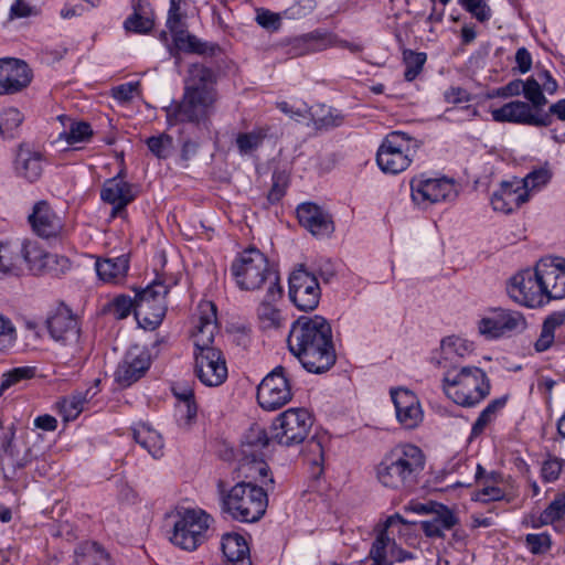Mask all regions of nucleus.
<instances>
[{
    "label": "nucleus",
    "instance_id": "1",
    "mask_svg": "<svg viewBox=\"0 0 565 565\" xmlns=\"http://www.w3.org/2000/svg\"><path fill=\"white\" fill-rule=\"evenodd\" d=\"M287 343L289 351L310 373L322 374L337 361L332 329L322 316H302L294 321Z\"/></svg>",
    "mask_w": 565,
    "mask_h": 565
},
{
    "label": "nucleus",
    "instance_id": "2",
    "mask_svg": "<svg viewBox=\"0 0 565 565\" xmlns=\"http://www.w3.org/2000/svg\"><path fill=\"white\" fill-rule=\"evenodd\" d=\"M162 109L169 128L185 122L206 126L212 111V68L204 64H192L182 99L172 100Z\"/></svg>",
    "mask_w": 565,
    "mask_h": 565
},
{
    "label": "nucleus",
    "instance_id": "3",
    "mask_svg": "<svg viewBox=\"0 0 565 565\" xmlns=\"http://www.w3.org/2000/svg\"><path fill=\"white\" fill-rule=\"evenodd\" d=\"M231 275L242 291H257L268 285V298L280 299L282 287L278 270L270 265L268 257L255 246L237 254L231 264Z\"/></svg>",
    "mask_w": 565,
    "mask_h": 565
},
{
    "label": "nucleus",
    "instance_id": "4",
    "mask_svg": "<svg viewBox=\"0 0 565 565\" xmlns=\"http://www.w3.org/2000/svg\"><path fill=\"white\" fill-rule=\"evenodd\" d=\"M425 467L423 450L412 444L395 447L376 466L377 480L386 488L412 491Z\"/></svg>",
    "mask_w": 565,
    "mask_h": 565
},
{
    "label": "nucleus",
    "instance_id": "5",
    "mask_svg": "<svg viewBox=\"0 0 565 565\" xmlns=\"http://www.w3.org/2000/svg\"><path fill=\"white\" fill-rule=\"evenodd\" d=\"M221 511L227 518L241 523L258 522L268 507L267 492L256 483L239 481L228 490L218 481Z\"/></svg>",
    "mask_w": 565,
    "mask_h": 565
},
{
    "label": "nucleus",
    "instance_id": "6",
    "mask_svg": "<svg viewBox=\"0 0 565 565\" xmlns=\"http://www.w3.org/2000/svg\"><path fill=\"white\" fill-rule=\"evenodd\" d=\"M490 381L478 366H463L458 373H447L443 379V388L447 396L463 407H473L490 393Z\"/></svg>",
    "mask_w": 565,
    "mask_h": 565
},
{
    "label": "nucleus",
    "instance_id": "7",
    "mask_svg": "<svg viewBox=\"0 0 565 565\" xmlns=\"http://www.w3.org/2000/svg\"><path fill=\"white\" fill-rule=\"evenodd\" d=\"M212 300L203 299L193 317L190 339L193 343L194 374L206 386H212Z\"/></svg>",
    "mask_w": 565,
    "mask_h": 565
},
{
    "label": "nucleus",
    "instance_id": "8",
    "mask_svg": "<svg viewBox=\"0 0 565 565\" xmlns=\"http://www.w3.org/2000/svg\"><path fill=\"white\" fill-rule=\"evenodd\" d=\"M420 146L422 141L406 132L391 131L377 149L376 163L384 173L398 174L411 166Z\"/></svg>",
    "mask_w": 565,
    "mask_h": 565
},
{
    "label": "nucleus",
    "instance_id": "9",
    "mask_svg": "<svg viewBox=\"0 0 565 565\" xmlns=\"http://www.w3.org/2000/svg\"><path fill=\"white\" fill-rule=\"evenodd\" d=\"M171 518H173V525L169 540L173 545L191 552L205 541L210 518L205 511L182 508L178 509Z\"/></svg>",
    "mask_w": 565,
    "mask_h": 565
},
{
    "label": "nucleus",
    "instance_id": "10",
    "mask_svg": "<svg viewBox=\"0 0 565 565\" xmlns=\"http://www.w3.org/2000/svg\"><path fill=\"white\" fill-rule=\"evenodd\" d=\"M313 426V417L306 408H289L271 423V439L282 447L303 444Z\"/></svg>",
    "mask_w": 565,
    "mask_h": 565
},
{
    "label": "nucleus",
    "instance_id": "11",
    "mask_svg": "<svg viewBox=\"0 0 565 565\" xmlns=\"http://www.w3.org/2000/svg\"><path fill=\"white\" fill-rule=\"evenodd\" d=\"M168 292L169 287L157 279L147 287L136 290L135 317L140 327L154 330L161 324L167 312Z\"/></svg>",
    "mask_w": 565,
    "mask_h": 565
},
{
    "label": "nucleus",
    "instance_id": "12",
    "mask_svg": "<svg viewBox=\"0 0 565 565\" xmlns=\"http://www.w3.org/2000/svg\"><path fill=\"white\" fill-rule=\"evenodd\" d=\"M256 398L258 405L269 412L277 411L291 401V381L284 366H276L262 380L257 386Z\"/></svg>",
    "mask_w": 565,
    "mask_h": 565
},
{
    "label": "nucleus",
    "instance_id": "13",
    "mask_svg": "<svg viewBox=\"0 0 565 565\" xmlns=\"http://www.w3.org/2000/svg\"><path fill=\"white\" fill-rule=\"evenodd\" d=\"M507 290L515 302L529 308H540L547 303L537 263L533 269L516 273L510 279Z\"/></svg>",
    "mask_w": 565,
    "mask_h": 565
},
{
    "label": "nucleus",
    "instance_id": "14",
    "mask_svg": "<svg viewBox=\"0 0 565 565\" xmlns=\"http://www.w3.org/2000/svg\"><path fill=\"white\" fill-rule=\"evenodd\" d=\"M489 312L478 323L479 332L489 340L521 333L527 327L525 317L519 311L492 308Z\"/></svg>",
    "mask_w": 565,
    "mask_h": 565
},
{
    "label": "nucleus",
    "instance_id": "15",
    "mask_svg": "<svg viewBox=\"0 0 565 565\" xmlns=\"http://www.w3.org/2000/svg\"><path fill=\"white\" fill-rule=\"evenodd\" d=\"M290 301L301 311L315 310L320 301L321 289L317 276L303 265L295 269L288 279Z\"/></svg>",
    "mask_w": 565,
    "mask_h": 565
},
{
    "label": "nucleus",
    "instance_id": "16",
    "mask_svg": "<svg viewBox=\"0 0 565 565\" xmlns=\"http://www.w3.org/2000/svg\"><path fill=\"white\" fill-rule=\"evenodd\" d=\"M457 194L455 181L446 177L430 179L420 174L411 180V195L415 203L452 201Z\"/></svg>",
    "mask_w": 565,
    "mask_h": 565
},
{
    "label": "nucleus",
    "instance_id": "17",
    "mask_svg": "<svg viewBox=\"0 0 565 565\" xmlns=\"http://www.w3.org/2000/svg\"><path fill=\"white\" fill-rule=\"evenodd\" d=\"M50 337L64 347H72L74 351L79 350L81 327L77 317L72 310L62 305L51 313L46 321Z\"/></svg>",
    "mask_w": 565,
    "mask_h": 565
},
{
    "label": "nucleus",
    "instance_id": "18",
    "mask_svg": "<svg viewBox=\"0 0 565 565\" xmlns=\"http://www.w3.org/2000/svg\"><path fill=\"white\" fill-rule=\"evenodd\" d=\"M138 185L120 177L107 179L100 189V199L111 205L110 217H126V207L138 196Z\"/></svg>",
    "mask_w": 565,
    "mask_h": 565
},
{
    "label": "nucleus",
    "instance_id": "19",
    "mask_svg": "<svg viewBox=\"0 0 565 565\" xmlns=\"http://www.w3.org/2000/svg\"><path fill=\"white\" fill-rule=\"evenodd\" d=\"M29 223L33 232L45 241L60 242L64 237L62 217L45 201L35 203Z\"/></svg>",
    "mask_w": 565,
    "mask_h": 565
},
{
    "label": "nucleus",
    "instance_id": "20",
    "mask_svg": "<svg viewBox=\"0 0 565 565\" xmlns=\"http://www.w3.org/2000/svg\"><path fill=\"white\" fill-rule=\"evenodd\" d=\"M29 65L19 58H0V95H13L26 88L32 81Z\"/></svg>",
    "mask_w": 565,
    "mask_h": 565
},
{
    "label": "nucleus",
    "instance_id": "21",
    "mask_svg": "<svg viewBox=\"0 0 565 565\" xmlns=\"http://www.w3.org/2000/svg\"><path fill=\"white\" fill-rule=\"evenodd\" d=\"M497 122H513L533 127H548V117L540 115L530 104L522 100H513L491 111Z\"/></svg>",
    "mask_w": 565,
    "mask_h": 565
},
{
    "label": "nucleus",
    "instance_id": "22",
    "mask_svg": "<svg viewBox=\"0 0 565 565\" xmlns=\"http://www.w3.org/2000/svg\"><path fill=\"white\" fill-rule=\"evenodd\" d=\"M150 365V355L146 350L130 348L115 371V381L121 387H129L146 374Z\"/></svg>",
    "mask_w": 565,
    "mask_h": 565
},
{
    "label": "nucleus",
    "instance_id": "23",
    "mask_svg": "<svg viewBox=\"0 0 565 565\" xmlns=\"http://www.w3.org/2000/svg\"><path fill=\"white\" fill-rule=\"evenodd\" d=\"M537 264L547 303L565 298V258L545 257Z\"/></svg>",
    "mask_w": 565,
    "mask_h": 565
},
{
    "label": "nucleus",
    "instance_id": "24",
    "mask_svg": "<svg viewBox=\"0 0 565 565\" xmlns=\"http://www.w3.org/2000/svg\"><path fill=\"white\" fill-rule=\"evenodd\" d=\"M296 214L299 224L313 236H329L334 232V223L330 213L312 202L297 206Z\"/></svg>",
    "mask_w": 565,
    "mask_h": 565
},
{
    "label": "nucleus",
    "instance_id": "25",
    "mask_svg": "<svg viewBox=\"0 0 565 565\" xmlns=\"http://www.w3.org/2000/svg\"><path fill=\"white\" fill-rule=\"evenodd\" d=\"M396 418L406 429L416 428L423 420V411L417 396L409 390L395 388L391 391Z\"/></svg>",
    "mask_w": 565,
    "mask_h": 565
},
{
    "label": "nucleus",
    "instance_id": "26",
    "mask_svg": "<svg viewBox=\"0 0 565 565\" xmlns=\"http://www.w3.org/2000/svg\"><path fill=\"white\" fill-rule=\"evenodd\" d=\"M529 198V192L519 180L502 181L499 190L491 196V204L494 211L509 214L527 202Z\"/></svg>",
    "mask_w": 565,
    "mask_h": 565
},
{
    "label": "nucleus",
    "instance_id": "27",
    "mask_svg": "<svg viewBox=\"0 0 565 565\" xmlns=\"http://www.w3.org/2000/svg\"><path fill=\"white\" fill-rule=\"evenodd\" d=\"M333 44L332 34L321 30L294 38L288 43L287 53L291 57H299L311 53L324 51Z\"/></svg>",
    "mask_w": 565,
    "mask_h": 565
},
{
    "label": "nucleus",
    "instance_id": "28",
    "mask_svg": "<svg viewBox=\"0 0 565 565\" xmlns=\"http://www.w3.org/2000/svg\"><path fill=\"white\" fill-rule=\"evenodd\" d=\"M159 38L166 44L170 56L175 58H178L181 53L202 55L205 54L207 50V44L191 34L188 28L171 34V42H169V36L166 31H162Z\"/></svg>",
    "mask_w": 565,
    "mask_h": 565
},
{
    "label": "nucleus",
    "instance_id": "29",
    "mask_svg": "<svg viewBox=\"0 0 565 565\" xmlns=\"http://www.w3.org/2000/svg\"><path fill=\"white\" fill-rule=\"evenodd\" d=\"M408 522L398 513L388 516L381 530H379L374 542L371 545L369 557L372 561L371 565H392L390 558V542L388 530L395 524H407Z\"/></svg>",
    "mask_w": 565,
    "mask_h": 565
},
{
    "label": "nucleus",
    "instance_id": "30",
    "mask_svg": "<svg viewBox=\"0 0 565 565\" xmlns=\"http://www.w3.org/2000/svg\"><path fill=\"white\" fill-rule=\"evenodd\" d=\"M223 565H252L245 539L237 533H225L221 541Z\"/></svg>",
    "mask_w": 565,
    "mask_h": 565
},
{
    "label": "nucleus",
    "instance_id": "31",
    "mask_svg": "<svg viewBox=\"0 0 565 565\" xmlns=\"http://www.w3.org/2000/svg\"><path fill=\"white\" fill-rule=\"evenodd\" d=\"M14 168L18 175L26 179L29 182H34L41 177L43 171L42 154L20 147L15 157Z\"/></svg>",
    "mask_w": 565,
    "mask_h": 565
},
{
    "label": "nucleus",
    "instance_id": "32",
    "mask_svg": "<svg viewBox=\"0 0 565 565\" xmlns=\"http://www.w3.org/2000/svg\"><path fill=\"white\" fill-rule=\"evenodd\" d=\"M97 276L104 282L119 284L129 269V259L121 255L116 258L97 259L95 263Z\"/></svg>",
    "mask_w": 565,
    "mask_h": 565
},
{
    "label": "nucleus",
    "instance_id": "33",
    "mask_svg": "<svg viewBox=\"0 0 565 565\" xmlns=\"http://www.w3.org/2000/svg\"><path fill=\"white\" fill-rule=\"evenodd\" d=\"M329 438L323 434H315L305 441L302 455L306 462L311 467V473L319 478L323 473L324 444Z\"/></svg>",
    "mask_w": 565,
    "mask_h": 565
},
{
    "label": "nucleus",
    "instance_id": "34",
    "mask_svg": "<svg viewBox=\"0 0 565 565\" xmlns=\"http://www.w3.org/2000/svg\"><path fill=\"white\" fill-rule=\"evenodd\" d=\"M310 121L317 131H328L344 124L345 116L333 107L323 104L318 105L313 110L309 108Z\"/></svg>",
    "mask_w": 565,
    "mask_h": 565
},
{
    "label": "nucleus",
    "instance_id": "35",
    "mask_svg": "<svg viewBox=\"0 0 565 565\" xmlns=\"http://www.w3.org/2000/svg\"><path fill=\"white\" fill-rule=\"evenodd\" d=\"M76 565H115L110 554L97 542H85L75 550Z\"/></svg>",
    "mask_w": 565,
    "mask_h": 565
},
{
    "label": "nucleus",
    "instance_id": "36",
    "mask_svg": "<svg viewBox=\"0 0 565 565\" xmlns=\"http://www.w3.org/2000/svg\"><path fill=\"white\" fill-rule=\"evenodd\" d=\"M565 323V309L553 311L542 323L539 339L534 343L536 352H545L553 345L555 341V330Z\"/></svg>",
    "mask_w": 565,
    "mask_h": 565
},
{
    "label": "nucleus",
    "instance_id": "37",
    "mask_svg": "<svg viewBox=\"0 0 565 565\" xmlns=\"http://www.w3.org/2000/svg\"><path fill=\"white\" fill-rule=\"evenodd\" d=\"M273 441L271 433L268 435L265 428L259 425H253L249 430L245 434L243 441V454L246 458H252V461H256L258 455L263 454L269 443Z\"/></svg>",
    "mask_w": 565,
    "mask_h": 565
},
{
    "label": "nucleus",
    "instance_id": "38",
    "mask_svg": "<svg viewBox=\"0 0 565 565\" xmlns=\"http://www.w3.org/2000/svg\"><path fill=\"white\" fill-rule=\"evenodd\" d=\"M134 439L152 457L162 456L163 440L161 435L149 425L141 423L132 429Z\"/></svg>",
    "mask_w": 565,
    "mask_h": 565
},
{
    "label": "nucleus",
    "instance_id": "39",
    "mask_svg": "<svg viewBox=\"0 0 565 565\" xmlns=\"http://www.w3.org/2000/svg\"><path fill=\"white\" fill-rule=\"evenodd\" d=\"M47 254L49 252L44 250L35 241H25L19 246L20 259L23 258L33 275H43V263Z\"/></svg>",
    "mask_w": 565,
    "mask_h": 565
},
{
    "label": "nucleus",
    "instance_id": "40",
    "mask_svg": "<svg viewBox=\"0 0 565 565\" xmlns=\"http://www.w3.org/2000/svg\"><path fill=\"white\" fill-rule=\"evenodd\" d=\"M90 391L92 388H87L86 391H76L71 396L64 397L58 403L64 420L70 422L78 417L84 409V405L96 394L95 392L90 394Z\"/></svg>",
    "mask_w": 565,
    "mask_h": 565
},
{
    "label": "nucleus",
    "instance_id": "41",
    "mask_svg": "<svg viewBox=\"0 0 565 565\" xmlns=\"http://www.w3.org/2000/svg\"><path fill=\"white\" fill-rule=\"evenodd\" d=\"M268 127H258L248 132H239L236 136V147L241 156H252L264 143L268 136Z\"/></svg>",
    "mask_w": 565,
    "mask_h": 565
},
{
    "label": "nucleus",
    "instance_id": "42",
    "mask_svg": "<svg viewBox=\"0 0 565 565\" xmlns=\"http://www.w3.org/2000/svg\"><path fill=\"white\" fill-rule=\"evenodd\" d=\"M13 436L14 433L12 431L11 436L7 438L1 446L6 456L8 457V461L6 463L7 467H3V476L8 480H13L17 477V472L26 467L31 461L30 449H28V451L21 459H14L12 445Z\"/></svg>",
    "mask_w": 565,
    "mask_h": 565
},
{
    "label": "nucleus",
    "instance_id": "43",
    "mask_svg": "<svg viewBox=\"0 0 565 565\" xmlns=\"http://www.w3.org/2000/svg\"><path fill=\"white\" fill-rule=\"evenodd\" d=\"M278 299H269L268 290L257 308V316L263 329H278L281 326L280 311L273 306Z\"/></svg>",
    "mask_w": 565,
    "mask_h": 565
},
{
    "label": "nucleus",
    "instance_id": "44",
    "mask_svg": "<svg viewBox=\"0 0 565 565\" xmlns=\"http://www.w3.org/2000/svg\"><path fill=\"white\" fill-rule=\"evenodd\" d=\"M290 183V174L287 170L276 168L271 175V186L267 194V201L271 205L278 204L287 193Z\"/></svg>",
    "mask_w": 565,
    "mask_h": 565
},
{
    "label": "nucleus",
    "instance_id": "45",
    "mask_svg": "<svg viewBox=\"0 0 565 565\" xmlns=\"http://www.w3.org/2000/svg\"><path fill=\"white\" fill-rule=\"evenodd\" d=\"M23 121L22 113L14 107L4 109L0 114V136L4 139H13Z\"/></svg>",
    "mask_w": 565,
    "mask_h": 565
},
{
    "label": "nucleus",
    "instance_id": "46",
    "mask_svg": "<svg viewBox=\"0 0 565 565\" xmlns=\"http://www.w3.org/2000/svg\"><path fill=\"white\" fill-rule=\"evenodd\" d=\"M522 94L527 100L526 103L530 104V106H532V108L537 113H540L547 104V98L545 97L536 76H530L524 81Z\"/></svg>",
    "mask_w": 565,
    "mask_h": 565
},
{
    "label": "nucleus",
    "instance_id": "47",
    "mask_svg": "<svg viewBox=\"0 0 565 565\" xmlns=\"http://www.w3.org/2000/svg\"><path fill=\"white\" fill-rule=\"evenodd\" d=\"M67 120L70 121L68 129H64V131L60 134L61 139H64L68 145H75L86 142L92 138L93 129L88 122L72 119Z\"/></svg>",
    "mask_w": 565,
    "mask_h": 565
},
{
    "label": "nucleus",
    "instance_id": "48",
    "mask_svg": "<svg viewBox=\"0 0 565 565\" xmlns=\"http://www.w3.org/2000/svg\"><path fill=\"white\" fill-rule=\"evenodd\" d=\"M224 331L235 345L243 349H247L249 347L252 341V328L248 323L227 321Z\"/></svg>",
    "mask_w": 565,
    "mask_h": 565
},
{
    "label": "nucleus",
    "instance_id": "49",
    "mask_svg": "<svg viewBox=\"0 0 565 565\" xmlns=\"http://www.w3.org/2000/svg\"><path fill=\"white\" fill-rule=\"evenodd\" d=\"M427 55L424 52H415L413 50H405L403 52V61L405 64L404 78L407 82L414 81L422 72L426 63Z\"/></svg>",
    "mask_w": 565,
    "mask_h": 565
},
{
    "label": "nucleus",
    "instance_id": "50",
    "mask_svg": "<svg viewBox=\"0 0 565 565\" xmlns=\"http://www.w3.org/2000/svg\"><path fill=\"white\" fill-rule=\"evenodd\" d=\"M149 151L158 159H167L170 157L173 148V138L168 134L151 136L146 139Z\"/></svg>",
    "mask_w": 565,
    "mask_h": 565
},
{
    "label": "nucleus",
    "instance_id": "51",
    "mask_svg": "<svg viewBox=\"0 0 565 565\" xmlns=\"http://www.w3.org/2000/svg\"><path fill=\"white\" fill-rule=\"evenodd\" d=\"M440 349L445 359H449L452 355L462 358L472 351V343L459 337L451 335L441 340Z\"/></svg>",
    "mask_w": 565,
    "mask_h": 565
},
{
    "label": "nucleus",
    "instance_id": "52",
    "mask_svg": "<svg viewBox=\"0 0 565 565\" xmlns=\"http://www.w3.org/2000/svg\"><path fill=\"white\" fill-rule=\"evenodd\" d=\"M20 262L19 246L0 243V273L12 274Z\"/></svg>",
    "mask_w": 565,
    "mask_h": 565
},
{
    "label": "nucleus",
    "instance_id": "53",
    "mask_svg": "<svg viewBox=\"0 0 565 565\" xmlns=\"http://www.w3.org/2000/svg\"><path fill=\"white\" fill-rule=\"evenodd\" d=\"M35 371L34 366H19L4 373L0 382V395L20 381L32 379Z\"/></svg>",
    "mask_w": 565,
    "mask_h": 565
},
{
    "label": "nucleus",
    "instance_id": "54",
    "mask_svg": "<svg viewBox=\"0 0 565 565\" xmlns=\"http://www.w3.org/2000/svg\"><path fill=\"white\" fill-rule=\"evenodd\" d=\"M458 2L479 22L484 23L491 19L492 11L484 0H458Z\"/></svg>",
    "mask_w": 565,
    "mask_h": 565
},
{
    "label": "nucleus",
    "instance_id": "55",
    "mask_svg": "<svg viewBox=\"0 0 565 565\" xmlns=\"http://www.w3.org/2000/svg\"><path fill=\"white\" fill-rule=\"evenodd\" d=\"M525 546L534 555L545 554L552 547L551 535L546 532L539 534H526Z\"/></svg>",
    "mask_w": 565,
    "mask_h": 565
},
{
    "label": "nucleus",
    "instance_id": "56",
    "mask_svg": "<svg viewBox=\"0 0 565 565\" xmlns=\"http://www.w3.org/2000/svg\"><path fill=\"white\" fill-rule=\"evenodd\" d=\"M43 274L60 276L71 268V262L66 256L49 253L43 263Z\"/></svg>",
    "mask_w": 565,
    "mask_h": 565
},
{
    "label": "nucleus",
    "instance_id": "57",
    "mask_svg": "<svg viewBox=\"0 0 565 565\" xmlns=\"http://www.w3.org/2000/svg\"><path fill=\"white\" fill-rule=\"evenodd\" d=\"M154 22L149 17L141 15L136 9L135 12L129 15L124 26L127 31H131L139 34H146L152 30Z\"/></svg>",
    "mask_w": 565,
    "mask_h": 565
},
{
    "label": "nucleus",
    "instance_id": "58",
    "mask_svg": "<svg viewBox=\"0 0 565 565\" xmlns=\"http://www.w3.org/2000/svg\"><path fill=\"white\" fill-rule=\"evenodd\" d=\"M255 21L259 26L268 31H278L281 26V17L266 8H256Z\"/></svg>",
    "mask_w": 565,
    "mask_h": 565
},
{
    "label": "nucleus",
    "instance_id": "59",
    "mask_svg": "<svg viewBox=\"0 0 565 565\" xmlns=\"http://www.w3.org/2000/svg\"><path fill=\"white\" fill-rule=\"evenodd\" d=\"M552 173L546 168H539L531 171L524 179H522L521 185L529 192V189H536L545 185L550 182Z\"/></svg>",
    "mask_w": 565,
    "mask_h": 565
},
{
    "label": "nucleus",
    "instance_id": "60",
    "mask_svg": "<svg viewBox=\"0 0 565 565\" xmlns=\"http://www.w3.org/2000/svg\"><path fill=\"white\" fill-rule=\"evenodd\" d=\"M17 341V330L11 320L0 315V351L10 350Z\"/></svg>",
    "mask_w": 565,
    "mask_h": 565
},
{
    "label": "nucleus",
    "instance_id": "61",
    "mask_svg": "<svg viewBox=\"0 0 565 565\" xmlns=\"http://www.w3.org/2000/svg\"><path fill=\"white\" fill-rule=\"evenodd\" d=\"M542 513L545 522L552 524L563 519L565 515V492L557 494Z\"/></svg>",
    "mask_w": 565,
    "mask_h": 565
},
{
    "label": "nucleus",
    "instance_id": "62",
    "mask_svg": "<svg viewBox=\"0 0 565 565\" xmlns=\"http://www.w3.org/2000/svg\"><path fill=\"white\" fill-rule=\"evenodd\" d=\"M563 469V460L556 457H548L541 468V478L545 483L554 482L559 478Z\"/></svg>",
    "mask_w": 565,
    "mask_h": 565
},
{
    "label": "nucleus",
    "instance_id": "63",
    "mask_svg": "<svg viewBox=\"0 0 565 565\" xmlns=\"http://www.w3.org/2000/svg\"><path fill=\"white\" fill-rule=\"evenodd\" d=\"M114 312L118 319L127 318L131 310L136 309V297L132 299L129 296L120 295L113 301Z\"/></svg>",
    "mask_w": 565,
    "mask_h": 565
},
{
    "label": "nucleus",
    "instance_id": "64",
    "mask_svg": "<svg viewBox=\"0 0 565 565\" xmlns=\"http://www.w3.org/2000/svg\"><path fill=\"white\" fill-rule=\"evenodd\" d=\"M438 508L439 509L436 511V516L434 519L439 523V526L444 531L451 530L459 523L457 515L447 505L440 503L438 504Z\"/></svg>",
    "mask_w": 565,
    "mask_h": 565
}]
</instances>
